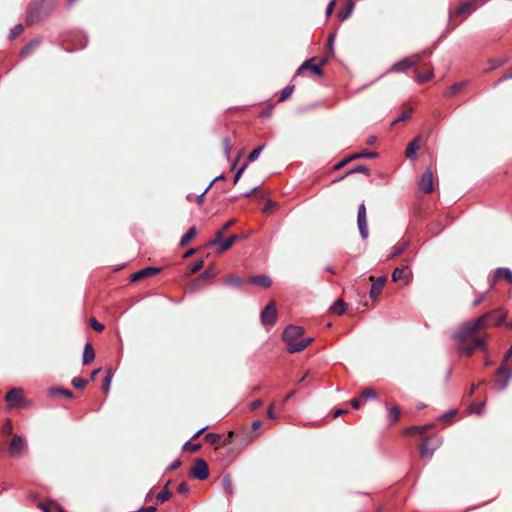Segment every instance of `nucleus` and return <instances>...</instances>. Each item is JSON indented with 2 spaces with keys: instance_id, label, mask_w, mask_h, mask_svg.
I'll return each instance as SVG.
<instances>
[{
  "instance_id": "14",
  "label": "nucleus",
  "mask_w": 512,
  "mask_h": 512,
  "mask_svg": "<svg viewBox=\"0 0 512 512\" xmlns=\"http://www.w3.org/2000/svg\"><path fill=\"white\" fill-rule=\"evenodd\" d=\"M500 280H505L508 283H512V271L506 267L497 268L494 272V277L491 285Z\"/></svg>"
},
{
  "instance_id": "54",
  "label": "nucleus",
  "mask_w": 512,
  "mask_h": 512,
  "mask_svg": "<svg viewBox=\"0 0 512 512\" xmlns=\"http://www.w3.org/2000/svg\"><path fill=\"white\" fill-rule=\"evenodd\" d=\"M428 427H429V426H414V427H411V428L408 430V432H409V433H412V432H418V433L422 434V433H424V432L427 430V428H428Z\"/></svg>"
},
{
  "instance_id": "52",
  "label": "nucleus",
  "mask_w": 512,
  "mask_h": 512,
  "mask_svg": "<svg viewBox=\"0 0 512 512\" xmlns=\"http://www.w3.org/2000/svg\"><path fill=\"white\" fill-rule=\"evenodd\" d=\"M90 325L96 331H102L104 329V326L101 323H99L95 318H92L90 320Z\"/></svg>"
},
{
  "instance_id": "11",
  "label": "nucleus",
  "mask_w": 512,
  "mask_h": 512,
  "mask_svg": "<svg viewBox=\"0 0 512 512\" xmlns=\"http://www.w3.org/2000/svg\"><path fill=\"white\" fill-rule=\"evenodd\" d=\"M496 375H504V378L499 382L498 389L500 391L506 390L509 381L512 378V369L508 368L504 363L496 370Z\"/></svg>"
},
{
  "instance_id": "51",
  "label": "nucleus",
  "mask_w": 512,
  "mask_h": 512,
  "mask_svg": "<svg viewBox=\"0 0 512 512\" xmlns=\"http://www.w3.org/2000/svg\"><path fill=\"white\" fill-rule=\"evenodd\" d=\"M205 440L210 443H216L220 440V435L216 433H208L205 435Z\"/></svg>"
},
{
  "instance_id": "61",
  "label": "nucleus",
  "mask_w": 512,
  "mask_h": 512,
  "mask_svg": "<svg viewBox=\"0 0 512 512\" xmlns=\"http://www.w3.org/2000/svg\"><path fill=\"white\" fill-rule=\"evenodd\" d=\"M223 145H224V151H225V154H226V156L228 157V155H229V149H230V140H229V138H224V140H223Z\"/></svg>"
},
{
  "instance_id": "48",
  "label": "nucleus",
  "mask_w": 512,
  "mask_h": 512,
  "mask_svg": "<svg viewBox=\"0 0 512 512\" xmlns=\"http://www.w3.org/2000/svg\"><path fill=\"white\" fill-rule=\"evenodd\" d=\"M204 266V261L202 259H198L197 261H195L191 266H190V272L191 273H196L198 272L199 270H201Z\"/></svg>"
},
{
  "instance_id": "9",
  "label": "nucleus",
  "mask_w": 512,
  "mask_h": 512,
  "mask_svg": "<svg viewBox=\"0 0 512 512\" xmlns=\"http://www.w3.org/2000/svg\"><path fill=\"white\" fill-rule=\"evenodd\" d=\"M25 443L19 435H14L9 445V453L13 457H20L23 454Z\"/></svg>"
},
{
  "instance_id": "43",
  "label": "nucleus",
  "mask_w": 512,
  "mask_h": 512,
  "mask_svg": "<svg viewBox=\"0 0 512 512\" xmlns=\"http://www.w3.org/2000/svg\"><path fill=\"white\" fill-rule=\"evenodd\" d=\"M423 54H424V52L416 53V54L410 55L409 57H406L408 63H410V67L418 64L421 61Z\"/></svg>"
},
{
  "instance_id": "39",
  "label": "nucleus",
  "mask_w": 512,
  "mask_h": 512,
  "mask_svg": "<svg viewBox=\"0 0 512 512\" xmlns=\"http://www.w3.org/2000/svg\"><path fill=\"white\" fill-rule=\"evenodd\" d=\"M112 378H113V373H112L111 369H108L107 375L105 376V378L103 380V390L106 394L109 392Z\"/></svg>"
},
{
  "instance_id": "5",
  "label": "nucleus",
  "mask_w": 512,
  "mask_h": 512,
  "mask_svg": "<svg viewBox=\"0 0 512 512\" xmlns=\"http://www.w3.org/2000/svg\"><path fill=\"white\" fill-rule=\"evenodd\" d=\"M357 226L361 238L364 240L367 239L369 231L367 224L366 206L364 203H361L358 207Z\"/></svg>"
},
{
  "instance_id": "49",
  "label": "nucleus",
  "mask_w": 512,
  "mask_h": 512,
  "mask_svg": "<svg viewBox=\"0 0 512 512\" xmlns=\"http://www.w3.org/2000/svg\"><path fill=\"white\" fill-rule=\"evenodd\" d=\"M23 31V26L21 24L16 25L13 30L9 34V38L11 40L15 39L21 32Z\"/></svg>"
},
{
  "instance_id": "40",
  "label": "nucleus",
  "mask_w": 512,
  "mask_h": 512,
  "mask_svg": "<svg viewBox=\"0 0 512 512\" xmlns=\"http://www.w3.org/2000/svg\"><path fill=\"white\" fill-rule=\"evenodd\" d=\"M293 90H294V86L293 85H288L286 86L282 91H281V94H280V98H279V101H285L287 100L293 93Z\"/></svg>"
},
{
  "instance_id": "32",
  "label": "nucleus",
  "mask_w": 512,
  "mask_h": 512,
  "mask_svg": "<svg viewBox=\"0 0 512 512\" xmlns=\"http://www.w3.org/2000/svg\"><path fill=\"white\" fill-rule=\"evenodd\" d=\"M377 157V153L376 152H369V151H362V152H359V153H355V154H352L351 156L348 157V160H355V159H359V158H376Z\"/></svg>"
},
{
  "instance_id": "31",
  "label": "nucleus",
  "mask_w": 512,
  "mask_h": 512,
  "mask_svg": "<svg viewBox=\"0 0 512 512\" xmlns=\"http://www.w3.org/2000/svg\"><path fill=\"white\" fill-rule=\"evenodd\" d=\"M347 309V304L343 302L342 300H338L334 303V305L331 307V310L333 313L337 315H342L345 313Z\"/></svg>"
},
{
  "instance_id": "57",
  "label": "nucleus",
  "mask_w": 512,
  "mask_h": 512,
  "mask_svg": "<svg viewBox=\"0 0 512 512\" xmlns=\"http://www.w3.org/2000/svg\"><path fill=\"white\" fill-rule=\"evenodd\" d=\"M335 36H336L335 33H332L329 35L328 40H327V45H328V48L331 53H333V44H334Z\"/></svg>"
},
{
  "instance_id": "33",
  "label": "nucleus",
  "mask_w": 512,
  "mask_h": 512,
  "mask_svg": "<svg viewBox=\"0 0 512 512\" xmlns=\"http://www.w3.org/2000/svg\"><path fill=\"white\" fill-rule=\"evenodd\" d=\"M169 484H170V481H168L166 483L164 489L156 495V499L158 500V502L163 503L171 497V493L168 490Z\"/></svg>"
},
{
  "instance_id": "7",
  "label": "nucleus",
  "mask_w": 512,
  "mask_h": 512,
  "mask_svg": "<svg viewBox=\"0 0 512 512\" xmlns=\"http://www.w3.org/2000/svg\"><path fill=\"white\" fill-rule=\"evenodd\" d=\"M5 400L9 403L11 408H23V390L21 388L11 389L5 396Z\"/></svg>"
},
{
  "instance_id": "58",
  "label": "nucleus",
  "mask_w": 512,
  "mask_h": 512,
  "mask_svg": "<svg viewBox=\"0 0 512 512\" xmlns=\"http://www.w3.org/2000/svg\"><path fill=\"white\" fill-rule=\"evenodd\" d=\"M156 506L155 505H151V506H147V507H141L138 509V512H155L156 511Z\"/></svg>"
},
{
  "instance_id": "53",
  "label": "nucleus",
  "mask_w": 512,
  "mask_h": 512,
  "mask_svg": "<svg viewBox=\"0 0 512 512\" xmlns=\"http://www.w3.org/2000/svg\"><path fill=\"white\" fill-rule=\"evenodd\" d=\"M335 4H336V0H331L328 3V5L326 7V10H325L326 17H329L332 14V12L334 10V7H335Z\"/></svg>"
},
{
  "instance_id": "26",
  "label": "nucleus",
  "mask_w": 512,
  "mask_h": 512,
  "mask_svg": "<svg viewBox=\"0 0 512 512\" xmlns=\"http://www.w3.org/2000/svg\"><path fill=\"white\" fill-rule=\"evenodd\" d=\"M466 83L463 82V81H460V82H456L454 83L452 86H450L446 91H445V96L446 97H452L454 96L455 94H457L459 91H461L464 87H465Z\"/></svg>"
},
{
  "instance_id": "8",
  "label": "nucleus",
  "mask_w": 512,
  "mask_h": 512,
  "mask_svg": "<svg viewBox=\"0 0 512 512\" xmlns=\"http://www.w3.org/2000/svg\"><path fill=\"white\" fill-rule=\"evenodd\" d=\"M222 238H223V230H219L215 235V239L211 242L212 245L219 244L220 252H224V251L228 250L231 247V245L235 241H237L238 236L233 234L223 241H222Z\"/></svg>"
},
{
  "instance_id": "30",
  "label": "nucleus",
  "mask_w": 512,
  "mask_h": 512,
  "mask_svg": "<svg viewBox=\"0 0 512 512\" xmlns=\"http://www.w3.org/2000/svg\"><path fill=\"white\" fill-rule=\"evenodd\" d=\"M49 395L50 396L63 395V396H66L68 398H72L73 397L72 391L64 389V388H60V387L51 388L49 390Z\"/></svg>"
},
{
  "instance_id": "27",
  "label": "nucleus",
  "mask_w": 512,
  "mask_h": 512,
  "mask_svg": "<svg viewBox=\"0 0 512 512\" xmlns=\"http://www.w3.org/2000/svg\"><path fill=\"white\" fill-rule=\"evenodd\" d=\"M477 6L473 2H465L462 5L459 6L457 9V14H470L472 11L476 10Z\"/></svg>"
},
{
  "instance_id": "4",
  "label": "nucleus",
  "mask_w": 512,
  "mask_h": 512,
  "mask_svg": "<svg viewBox=\"0 0 512 512\" xmlns=\"http://www.w3.org/2000/svg\"><path fill=\"white\" fill-rule=\"evenodd\" d=\"M190 474L198 480L206 479L209 475V467L207 462L202 458L196 459L193 467L190 470Z\"/></svg>"
},
{
  "instance_id": "16",
  "label": "nucleus",
  "mask_w": 512,
  "mask_h": 512,
  "mask_svg": "<svg viewBox=\"0 0 512 512\" xmlns=\"http://www.w3.org/2000/svg\"><path fill=\"white\" fill-rule=\"evenodd\" d=\"M506 314L507 313L505 310L498 308L490 313H487L486 315H488L487 319L491 318L495 325H500L505 320Z\"/></svg>"
},
{
  "instance_id": "25",
  "label": "nucleus",
  "mask_w": 512,
  "mask_h": 512,
  "mask_svg": "<svg viewBox=\"0 0 512 512\" xmlns=\"http://www.w3.org/2000/svg\"><path fill=\"white\" fill-rule=\"evenodd\" d=\"M409 68H411L410 63H408L406 58H403L392 65L391 71L396 73H402L408 70Z\"/></svg>"
},
{
  "instance_id": "60",
  "label": "nucleus",
  "mask_w": 512,
  "mask_h": 512,
  "mask_svg": "<svg viewBox=\"0 0 512 512\" xmlns=\"http://www.w3.org/2000/svg\"><path fill=\"white\" fill-rule=\"evenodd\" d=\"M181 465V461L179 459L174 460L167 468V470H175Z\"/></svg>"
},
{
  "instance_id": "41",
  "label": "nucleus",
  "mask_w": 512,
  "mask_h": 512,
  "mask_svg": "<svg viewBox=\"0 0 512 512\" xmlns=\"http://www.w3.org/2000/svg\"><path fill=\"white\" fill-rule=\"evenodd\" d=\"M432 77H433V70H429L427 72L417 74L416 80L418 83H424V82L431 80Z\"/></svg>"
},
{
  "instance_id": "35",
  "label": "nucleus",
  "mask_w": 512,
  "mask_h": 512,
  "mask_svg": "<svg viewBox=\"0 0 512 512\" xmlns=\"http://www.w3.org/2000/svg\"><path fill=\"white\" fill-rule=\"evenodd\" d=\"M403 279H405V280H406V281H405V283H406V284L409 282V281H408V279H407V277H406V275H405V273H404V269H403V268H398V267H397V268H395V269L393 270V272H392V280H393L394 282H397V281H399V280H403Z\"/></svg>"
},
{
  "instance_id": "18",
  "label": "nucleus",
  "mask_w": 512,
  "mask_h": 512,
  "mask_svg": "<svg viewBox=\"0 0 512 512\" xmlns=\"http://www.w3.org/2000/svg\"><path fill=\"white\" fill-rule=\"evenodd\" d=\"M314 341V338L313 337H308V338H304L300 341H298L297 344H293V346H291V348H287V351L289 353H298V352H301L303 351L310 343H312Z\"/></svg>"
},
{
  "instance_id": "23",
  "label": "nucleus",
  "mask_w": 512,
  "mask_h": 512,
  "mask_svg": "<svg viewBox=\"0 0 512 512\" xmlns=\"http://www.w3.org/2000/svg\"><path fill=\"white\" fill-rule=\"evenodd\" d=\"M224 284L228 287L239 289L243 284V280L238 275L233 274L225 279Z\"/></svg>"
},
{
  "instance_id": "28",
  "label": "nucleus",
  "mask_w": 512,
  "mask_h": 512,
  "mask_svg": "<svg viewBox=\"0 0 512 512\" xmlns=\"http://www.w3.org/2000/svg\"><path fill=\"white\" fill-rule=\"evenodd\" d=\"M195 235H196V228L195 227L189 228L188 231L181 237L179 246L180 247L186 246Z\"/></svg>"
},
{
  "instance_id": "64",
  "label": "nucleus",
  "mask_w": 512,
  "mask_h": 512,
  "mask_svg": "<svg viewBox=\"0 0 512 512\" xmlns=\"http://www.w3.org/2000/svg\"><path fill=\"white\" fill-rule=\"evenodd\" d=\"M273 407H274V405H273V404H271V405L268 407L267 416H268V418H269V419H275V418H276V415H275V413H274V411H273Z\"/></svg>"
},
{
  "instance_id": "10",
  "label": "nucleus",
  "mask_w": 512,
  "mask_h": 512,
  "mask_svg": "<svg viewBox=\"0 0 512 512\" xmlns=\"http://www.w3.org/2000/svg\"><path fill=\"white\" fill-rule=\"evenodd\" d=\"M419 188L425 193H431L433 191V173L430 168H427L423 172L419 182Z\"/></svg>"
},
{
  "instance_id": "29",
  "label": "nucleus",
  "mask_w": 512,
  "mask_h": 512,
  "mask_svg": "<svg viewBox=\"0 0 512 512\" xmlns=\"http://www.w3.org/2000/svg\"><path fill=\"white\" fill-rule=\"evenodd\" d=\"M216 273L214 272L212 267L207 268L197 279H195V283H202L204 281L211 280L215 277Z\"/></svg>"
},
{
  "instance_id": "19",
  "label": "nucleus",
  "mask_w": 512,
  "mask_h": 512,
  "mask_svg": "<svg viewBox=\"0 0 512 512\" xmlns=\"http://www.w3.org/2000/svg\"><path fill=\"white\" fill-rule=\"evenodd\" d=\"M309 69L312 73L317 76H322L323 72L321 66L311 64V60H306L298 69L296 74H300L303 70Z\"/></svg>"
},
{
  "instance_id": "21",
  "label": "nucleus",
  "mask_w": 512,
  "mask_h": 512,
  "mask_svg": "<svg viewBox=\"0 0 512 512\" xmlns=\"http://www.w3.org/2000/svg\"><path fill=\"white\" fill-rule=\"evenodd\" d=\"M421 137L414 138L408 145L406 149V156L409 159L416 158V150L420 148Z\"/></svg>"
},
{
  "instance_id": "1",
  "label": "nucleus",
  "mask_w": 512,
  "mask_h": 512,
  "mask_svg": "<svg viewBox=\"0 0 512 512\" xmlns=\"http://www.w3.org/2000/svg\"><path fill=\"white\" fill-rule=\"evenodd\" d=\"M487 316L481 315L472 322L462 323L452 334V339L457 343V350L460 355L471 356L477 348L487 352L485 341L475 336V332L483 326Z\"/></svg>"
},
{
  "instance_id": "46",
  "label": "nucleus",
  "mask_w": 512,
  "mask_h": 512,
  "mask_svg": "<svg viewBox=\"0 0 512 512\" xmlns=\"http://www.w3.org/2000/svg\"><path fill=\"white\" fill-rule=\"evenodd\" d=\"M183 450H190L192 452H196L201 448V444L199 443H191V441H186L183 445Z\"/></svg>"
},
{
  "instance_id": "13",
  "label": "nucleus",
  "mask_w": 512,
  "mask_h": 512,
  "mask_svg": "<svg viewBox=\"0 0 512 512\" xmlns=\"http://www.w3.org/2000/svg\"><path fill=\"white\" fill-rule=\"evenodd\" d=\"M160 268L158 267H145L135 273H133L130 277L132 282L138 281L142 278L153 276L160 272Z\"/></svg>"
},
{
  "instance_id": "20",
  "label": "nucleus",
  "mask_w": 512,
  "mask_h": 512,
  "mask_svg": "<svg viewBox=\"0 0 512 512\" xmlns=\"http://www.w3.org/2000/svg\"><path fill=\"white\" fill-rule=\"evenodd\" d=\"M250 283L269 288L272 285V280L266 275L252 276L248 280Z\"/></svg>"
},
{
  "instance_id": "34",
  "label": "nucleus",
  "mask_w": 512,
  "mask_h": 512,
  "mask_svg": "<svg viewBox=\"0 0 512 512\" xmlns=\"http://www.w3.org/2000/svg\"><path fill=\"white\" fill-rule=\"evenodd\" d=\"M363 173L364 175L366 176H370L371 172L369 170V168H367L366 166L364 165H357L353 168H351L350 170H348L345 174V176L347 175H351V174H354V173Z\"/></svg>"
},
{
  "instance_id": "38",
  "label": "nucleus",
  "mask_w": 512,
  "mask_h": 512,
  "mask_svg": "<svg viewBox=\"0 0 512 512\" xmlns=\"http://www.w3.org/2000/svg\"><path fill=\"white\" fill-rule=\"evenodd\" d=\"M38 45V41L34 40L28 43L20 52V55L22 57L28 56L32 53V51L35 49V47Z\"/></svg>"
},
{
  "instance_id": "44",
  "label": "nucleus",
  "mask_w": 512,
  "mask_h": 512,
  "mask_svg": "<svg viewBox=\"0 0 512 512\" xmlns=\"http://www.w3.org/2000/svg\"><path fill=\"white\" fill-rule=\"evenodd\" d=\"M88 381L81 378V377H74L72 379V385L76 388V389H83L86 385H87Z\"/></svg>"
},
{
  "instance_id": "45",
  "label": "nucleus",
  "mask_w": 512,
  "mask_h": 512,
  "mask_svg": "<svg viewBox=\"0 0 512 512\" xmlns=\"http://www.w3.org/2000/svg\"><path fill=\"white\" fill-rule=\"evenodd\" d=\"M361 397L363 399H365V400L376 399L377 398V394H376L374 389L368 388V389H365V390L362 391Z\"/></svg>"
},
{
  "instance_id": "2",
  "label": "nucleus",
  "mask_w": 512,
  "mask_h": 512,
  "mask_svg": "<svg viewBox=\"0 0 512 512\" xmlns=\"http://www.w3.org/2000/svg\"><path fill=\"white\" fill-rule=\"evenodd\" d=\"M304 333V329L300 326L296 325H288L283 333H282V340L288 344V348H291L293 344H297L298 341H296L299 337H301Z\"/></svg>"
},
{
  "instance_id": "36",
  "label": "nucleus",
  "mask_w": 512,
  "mask_h": 512,
  "mask_svg": "<svg viewBox=\"0 0 512 512\" xmlns=\"http://www.w3.org/2000/svg\"><path fill=\"white\" fill-rule=\"evenodd\" d=\"M484 408H485V402H480V403L473 402L472 404H470L468 410L470 413L480 415V414H482Z\"/></svg>"
},
{
  "instance_id": "17",
  "label": "nucleus",
  "mask_w": 512,
  "mask_h": 512,
  "mask_svg": "<svg viewBox=\"0 0 512 512\" xmlns=\"http://www.w3.org/2000/svg\"><path fill=\"white\" fill-rule=\"evenodd\" d=\"M354 7H355V4H354L353 0H347L345 7L338 12L339 20L342 22L347 20L351 16V14L354 10Z\"/></svg>"
},
{
  "instance_id": "15",
  "label": "nucleus",
  "mask_w": 512,
  "mask_h": 512,
  "mask_svg": "<svg viewBox=\"0 0 512 512\" xmlns=\"http://www.w3.org/2000/svg\"><path fill=\"white\" fill-rule=\"evenodd\" d=\"M409 245L410 241L408 239H401L396 245L391 247L389 258H394L400 255L409 247Z\"/></svg>"
},
{
  "instance_id": "56",
  "label": "nucleus",
  "mask_w": 512,
  "mask_h": 512,
  "mask_svg": "<svg viewBox=\"0 0 512 512\" xmlns=\"http://www.w3.org/2000/svg\"><path fill=\"white\" fill-rule=\"evenodd\" d=\"M223 179H225V175H224V174H220V175L216 176V177H215V178H214V179L209 183V185L205 188L204 193H207V192H208V190L212 187V185H213L216 181H218V180H223Z\"/></svg>"
},
{
  "instance_id": "59",
  "label": "nucleus",
  "mask_w": 512,
  "mask_h": 512,
  "mask_svg": "<svg viewBox=\"0 0 512 512\" xmlns=\"http://www.w3.org/2000/svg\"><path fill=\"white\" fill-rule=\"evenodd\" d=\"M262 404H263V402L261 399H256L253 402H251L250 407L252 410H255V409L261 407Z\"/></svg>"
},
{
  "instance_id": "6",
  "label": "nucleus",
  "mask_w": 512,
  "mask_h": 512,
  "mask_svg": "<svg viewBox=\"0 0 512 512\" xmlns=\"http://www.w3.org/2000/svg\"><path fill=\"white\" fill-rule=\"evenodd\" d=\"M441 440L436 437H427L420 445V454L422 457L431 456L434 451L440 446Z\"/></svg>"
},
{
  "instance_id": "42",
  "label": "nucleus",
  "mask_w": 512,
  "mask_h": 512,
  "mask_svg": "<svg viewBox=\"0 0 512 512\" xmlns=\"http://www.w3.org/2000/svg\"><path fill=\"white\" fill-rule=\"evenodd\" d=\"M263 149H264V145H261V146H258L257 148H255L254 150H252L250 152V154L248 155V161L253 162V161L257 160L258 157L260 156L261 152L263 151Z\"/></svg>"
},
{
  "instance_id": "12",
  "label": "nucleus",
  "mask_w": 512,
  "mask_h": 512,
  "mask_svg": "<svg viewBox=\"0 0 512 512\" xmlns=\"http://www.w3.org/2000/svg\"><path fill=\"white\" fill-rule=\"evenodd\" d=\"M370 279L373 280V284L371 286L369 295L371 299L375 300L378 298L382 288L384 287L386 278L384 276H380L377 279H374V277L371 276Z\"/></svg>"
},
{
  "instance_id": "22",
  "label": "nucleus",
  "mask_w": 512,
  "mask_h": 512,
  "mask_svg": "<svg viewBox=\"0 0 512 512\" xmlns=\"http://www.w3.org/2000/svg\"><path fill=\"white\" fill-rule=\"evenodd\" d=\"M95 359V352L93 346L87 342L84 346V352H83V364L87 365Z\"/></svg>"
},
{
  "instance_id": "37",
  "label": "nucleus",
  "mask_w": 512,
  "mask_h": 512,
  "mask_svg": "<svg viewBox=\"0 0 512 512\" xmlns=\"http://www.w3.org/2000/svg\"><path fill=\"white\" fill-rule=\"evenodd\" d=\"M400 417V409L398 407H393L388 410V419L390 423H395L398 421Z\"/></svg>"
},
{
  "instance_id": "55",
  "label": "nucleus",
  "mask_w": 512,
  "mask_h": 512,
  "mask_svg": "<svg viewBox=\"0 0 512 512\" xmlns=\"http://www.w3.org/2000/svg\"><path fill=\"white\" fill-rule=\"evenodd\" d=\"M275 206H276V203H275V202H273V201H271V200H268V201L266 202V205L263 207V209H262V210H263V212H264V213H268V212H270V211H271Z\"/></svg>"
},
{
  "instance_id": "47",
  "label": "nucleus",
  "mask_w": 512,
  "mask_h": 512,
  "mask_svg": "<svg viewBox=\"0 0 512 512\" xmlns=\"http://www.w3.org/2000/svg\"><path fill=\"white\" fill-rule=\"evenodd\" d=\"M222 484H223V487L225 489V491L228 493V494H233V489H232V484H231V481H230V478L228 475H225L222 479Z\"/></svg>"
},
{
  "instance_id": "3",
  "label": "nucleus",
  "mask_w": 512,
  "mask_h": 512,
  "mask_svg": "<svg viewBox=\"0 0 512 512\" xmlns=\"http://www.w3.org/2000/svg\"><path fill=\"white\" fill-rule=\"evenodd\" d=\"M277 316H278V313H277V309L275 307V303L273 301H271L262 310V312L260 314V320L264 326H272L276 323Z\"/></svg>"
},
{
  "instance_id": "24",
  "label": "nucleus",
  "mask_w": 512,
  "mask_h": 512,
  "mask_svg": "<svg viewBox=\"0 0 512 512\" xmlns=\"http://www.w3.org/2000/svg\"><path fill=\"white\" fill-rule=\"evenodd\" d=\"M40 18V9L36 5H31L27 12V22L33 24Z\"/></svg>"
},
{
  "instance_id": "50",
  "label": "nucleus",
  "mask_w": 512,
  "mask_h": 512,
  "mask_svg": "<svg viewBox=\"0 0 512 512\" xmlns=\"http://www.w3.org/2000/svg\"><path fill=\"white\" fill-rule=\"evenodd\" d=\"M248 164L247 163H244L238 170L237 172L235 173L234 175V178H233V183L236 184L238 182V180L240 179L241 175L243 174V172L245 171V169L247 168Z\"/></svg>"
},
{
  "instance_id": "62",
  "label": "nucleus",
  "mask_w": 512,
  "mask_h": 512,
  "mask_svg": "<svg viewBox=\"0 0 512 512\" xmlns=\"http://www.w3.org/2000/svg\"><path fill=\"white\" fill-rule=\"evenodd\" d=\"M178 492L181 493V494L187 493L188 492V485L185 482H182L178 486Z\"/></svg>"
},
{
  "instance_id": "63",
  "label": "nucleus",
  "mask_w": 512,
  "mask_h": 512,
  "mask_svg": "<svg viewBox=\"0 0 512 512\" xmlns=\"http://www.w3.org/2000/svg\"><path fill=\"white\" fill-rule=\"evenodd\" d=\"M409 117H410L409 112L403 113L400 117H398L397 119L394 120L393 124L398 123L400 121H404V120L408 119Z\"/></svg>"
}]
</instances>
